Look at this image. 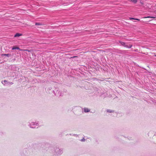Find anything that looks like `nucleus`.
Returning a JSON list of instances; mask_svg holds the SVG:
<instances>
[{
  "instance_id": "1",
  "label": "nucleus",
  "mask_w": 156,
  "mask_h": 156,
  "mask_svg": "<svg viewBox=\"0 0 156 156\" xmlns=\"http://www.w3.org/2000/svg\"><path fill=\"white\" fill-rule=\"evenodd\" d=\"M12 49V50H14V49H17L20 50V48H19L18 47H17L16 46H13Z\"/></svg>"
},
{
  "instance_id": "2",
  "label": "nucleus",
  "mask_w": 156,
  "mask_h": 156,
  "mask_svg": "<svg viewBox=\"0 0 156 156\" xmlns=\"http://www.w3.org/2000/svg\"><path fill=\"white\" fill-rule=\"evenodd\" d=\"M22 35L21 34H20L19 33H17L15 34L14 35L15 37H19L20 36H22Z\"/></svg>"
},
{
  "instance_id": "3",
  "label": "nucleus",
  "mask_w": 156,
  "mask_h": 156,
  "mask_svg": "<svg viewBox=\"0 0 156 156\" xmlns=\"http://www.w3.org/2000/svg\"><path fill=\"white\" fill-rule=\"evenodd\" d=\"M132 46V44H129V45H127L126 44L125 47L127 48H131Z\"/></svg>"
},
{
  "instance_id": "4",
  "label": "nucleus",
  "mask_w": 156,
  "mask_h": 156,
  "mask_svg": "<svg viewBox=\"0 0 156 156\" xmlns=\"http://www.w3.org/2000/svg\"><path fill=\"white\" fill-rule=\"evenodd\" d=\"M84 111L85 112H88L90 111V110L87 108H85L84 109Z\"/></svg>"
},
{
  "instance_id": "5",
  "label": "nucleus",
  "mask_w": 156,
  "mask_h": 156,
  "mask_svg": "<svg viewBox=\"0 0 156 156\" xmlns=\"http://www.w3.org/2000/svg\"><path fill=\"white\" fill-rule=\"evenodd\" d=\"M119 42L122 46H124V47L126 44L124 42L119 41Z\"/></svg>"
},
{
  "instance_id": "6",
  "label": "nucleus",
  "mask_w": 156,
  "mask_h": 156,
  "mask_svg": "<svg viewBox=\"0 0 156 156\" xmlns=\"http://www.w3.org/2000/svg\"><path fill=\"white\" fill-rule=\"evenodd\" d=\"M35 24L36 25H38V26L43 25V24H42V23H36Z\"/></svg>"
},
{
  "instance_id": "7",
  "label": "nucleus",
  "mask_w": 156,
  "mask_h": 156,
  "mask_svg": "<svg viewBox=\"0 0 156 156\" xmlns=\"http://www.w3.org/2000/svg\"><path fill=\"white\" fill-rule=\"evenodd\" d=\"M156 18V17H155L151 16L144 17V18Z\"/></svg>"
},
{
  "instance_id": "8",
  "label": "nucleus",
  "mask_w": 156,
  "mask_h": 156,
  "mask_svg": "<svg viewBox=\"0 0 156 156\" xmlns=\"http://www.w3.org/2000/svg\"><path fill=\"white\" fill-rule=\"evenodd\" d=\"M129 19L130 20H138V21H140V19H136V18H129Z\"/></svg>"
},
{
  "instance_id": "9",
  "label": "nucleus",
  "mask_w": 156,
  "mask_h": 156,
  "mask_svg": "<svg viewBox=\"0 0 156 156\" xmlns=\"http://www.w3.org/2000/svg\"><path fill=\"white\" fill-rule=\"evenodd\" d=\"M2 56H7V57H9V56L10 55L9 54H2Z\"/></svg>"
},
{
  "instance_id": "10",
  "label": "nucleus",
  "mask_w": 156,
  "mask_h": 156,
  "mask_svg": "<svg viewBox=\"0 0 156 156\" xmlns=\"http://www.w3.org/2000/svg\"><path fill=\"white\" fill-rule=\"evenodd\" d=\"M107 112H110V113H111V112H113V111L112 110H107Z\"/></svg>"
},
{
  "instance_id": "11",
  "label": "nucleus",
  "mask_w": 156,
  "mask_h": 156,
  "mask_svg": "<svg viewBox=\"0 0 156 156\" xmlns=\"http://www.w3.org/2000/svg\"><path fill=\"white\" fill-rule=\"evenodd\" d=\"M20 50L23 51H28V52H30V51L27 50V49H23V50Z\"/></svg>"
},
{
  "instance_id": "12",
  "label": "nucleus",
  "mask_w": 156,
  "mask_h": 156,
  "mask_svg": "<svg viewBox=\"0 0 156 156\" xmlns=\"http://www.w3.org/2000/svg\"><path fill=\"white\" fill-rule=\"evenodd\" d=\"M7 81L6 80H4L3 82H2V83L3 84L5 83L6 82H7Z\"/></svg>"
},
{
  "instance_id": "13",
  "label": "nucleus",
  "mask_w": 156,
  "mask_h": 156,
  "mask_svg": "<svg viewBox=\"0 0 156 156\" xmlns=\"http://www.w3.org/2000/svg\"><path fill=\"white\" fill-rule=\"evenodd\" d=\"M77 57V56H73V57H71V58H76V57Z\"/></svg>"
},
{
  "instance_id": "14",
  "label": "nucleus",
  "mask_w": 156,
  "mask_h": 156,
  "mask_svg": "<svg viewBox=\"0 0 156 156\" xmlns=\"http://www.w3.org/2000/svg\"><path fill=\"white\" fill-rule=\"evenodd\" d=\"M11 83V84H13V83H12V82H11V83Z\"/></svg>"
},
{
  "instance_id": "15",
  "label": "nucleus",
  "mask_w": 156,
  "mask_h": 156,
  "mask_svg": "<svg viewBox=\"0 0 156 156\" xmlns=\"http://www.w3.org/2000/svg\"><path fill=\"white\" fill-rule=\"evenodd\" d=\"M154 56L156 57V55H154Z\"/></svg>"
}]
</instances>
